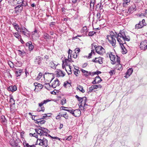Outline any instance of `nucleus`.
<instances>
[{
  "label": "nucleus",
  "instance_id": "nucleus-41",
  "mask_svg": "<svg viewBox=\"0 0 147 147\" xmlns=\"http://www.w3.org/2000/svg\"><path fill=\"white\" fill-rule=\"evenodd\" d=\"M34 85L36 87H40L41 88L42 87V84L37 82H35L34 84Z\"/></svg>",
  "mask_w": 147,
  "mask_h": 147
},
{
  "label": "nucleus",
  "instance_id": "nucleus-31",
  "mask_svg": "<svg viewBox=\"0 0 147 147\" xmlns=\"http://www.w3.org/2000/svg\"><path fill=\"white\" fill-rule=\"evenodd\" d=\"M1 121L3 125H5L7 123L6 120L4 116L2 115L1 117Z\"/></svg>",
  "mask_w": 147,
  "mask_h": 147
},
{
  "label": "nucleus",
  "instance_id": "nucleus-19",
  "mask_svg": "<svg viewBox=\"0 0 147 147\" xmlns=\"http://www.w3.org/2000/svg\"><path fill=\"white\" fill-rule=\"evenodd\" d=\"M68 59H65L64 61H63L62 62L63 63V64H65V65H66L69 66V68L70 69H71V66H70V64L69 63H70V59H69V56H68Z\"/></svg>",
  "mask_w": 147,
  "mask_h": 147
},
{
  "label": "nucleus",
  "instance_id": "nucleus-53",
  "mask_svg": "<svg viewBox=\"0 0 147 147\" xmlns=\"http://www.w3.org/2000/svg\"><path fill=\"white\" fill-rule=\"evenodd\" d=\"M100 73H101V72L100 71H96L92 72V75L93 76L95 74L98 75Z\"/></svg>",
  "mask_w": 147,
  "mask_h": 147
},
{
  "label": "nucleus",
  "instance_id": "nucleus-32",
  "mask_svg": "<svg viewBox=\"0 0 147 147\" xmlns=\"http://www.w3.org/2000/svg\"><path fill=\"white\" fill-rule=\"evenodd\" d=\"M147 44V40H144L142 41L140 45V47L142 49H143L144 47Z\"/></svg>",
  "mask_w": 147,
  "mask_h": 147
},
{
  "label": "nucleus",
  "instance_id": "nucleus-52",
  "mask_svg": "<svg viewBox=\"0 0 147 147\" xmlns=\"http://www.w3.org/2000/svg\"><path fill=\"white\" fill-rule=\"evenodd\" d=\"M93 53L94 54V50H92L91 53L89 54V55L88 56V58H90L91 57L92 54Z\"/></svg>",
  "mask_w": 147,
  "mask_h": 147
},
{
  "label": "nucleus",
  "instance_id": "nucleus-57",
  "mask_svg": "<svg viewBox=\"0 0 147 147\" xmlns=\"http://www.w3.org/2000/svg\"><path fill=\"white\" fill-rule=\"evenodd\" d=\"M96 33L95 32L92 31V32H89L88 33V36H92L94 35V34H95Z\"/></svg>",
  "mask_w": 147,
  "mask_h": 147
},
{
  "label": "nucleus",
  "instance_id": "nucleus-34",
  "mask_svg": "<svg viewBox=\"0 0 147 147\" xmlns=\"http://www.w3.org/2000/svg\"><path fill=\"white\" fill-rule=\"evenodd\" d=\"M117 63H118V64L116 65V69L117 70H121L123 68L122 65L120 64L119 62H117Z\"/></svg>",
  "mask_w": 147,
  "mask_h": 147
},
{
  "label": "nucleus",
  "instance_id": "nucleus-21",
  "mask_svg": "<svg viewBox=\"0 0 147 147\" xmlns=\"http://www.w3.org/2000/svg\"><path fill=\"white\" fill-rule=\"evenodd\" d=\"M84 106L82 105V103H81V102H80L78 104V105L79 106V108L81 110H83V112L85 111L86 110V109L87 108V107H86V105H87L86 104V103H84Z\"/></svg>",
  "mask_w": 147,
  "mask_h": 147
},
{
  "label": "nucleus",
  "instance_id": "nucleus-18",
  "mask_svg": "<svg viewBox=\"0 0 147 147\" xmlns=\"http://www.w3.org/2000/svg\"><path fill=\"white\" fill-rule=\"evenodd\" d=\"M81 71L82 73H83V76L86 77H87L89 75L92 76V73L90 71H88L82 69H81Z\"/></svg>",
  "mask_w": 147,
  "mask_h": 147
},
{
  "label": "nucleus",
  "instance_id": "nucleus-61",
  "mask_svg": "<svg viewBox=\"0 0 147 147\" xmlns=\"http://www.w3.org/2000/svg\"><path fill=\"white\" fill-rule=\"evenodd\" d=\"M78 54L76 52H75L74 54H73V57L74 58H76L77 57Z\"/></svg>",
  "mask_w": 147,
  "mask_h": 147
},
{
  "label": "nucleus",
  "instance_id": "nucleus-60",
  "mask_svg": "<svg viewBox=\"0 0 147 147\" xmlns=\"http://www.w3.org/2000/svg\"><path fill=\"white\" fill-rule=\"evenodd\" d=\"M72 137L70 135L68 136L66 138H65V139L66 140H67L68 141L70 140L72 138Z\"/></svg>",
  "mask_w": 147,
  "mask_h": 147
},
{
  "label": "nucleus",
  "instance_id": "nucleus-11",
  "mask_svg": "<svg viewBox=\"0 0 147 147\" xmlns=\"http://www.w3.org/2000/svg\"><path fill=\"white\" fill-rule=\"evenodd\" d=\"M42 58L40 57H36L34 60V62L35 64L40 65L42 61Z\"/></svg>",
  "mask_w": 147,
  "mask_h": 147
},
{
  "label": "nucleus",
  "instance_id": "nucleus-4",
  "mask_svg": "<svg viewBox=\"0 0 147 147\" xmlns=\"http://www.w3.org/2000/svg\"><path fill=\"white\" fill-rule=\"evenodd\" d=\"M47 142L48 140L47 139L44 137H41L40 139H37V144H35V145L39 144L44 147V146L46 145Z\"/></svg>",
  "mask_w": 147,
  "mask_h": 147
},
{
  "label": "nucleus",
  "instance_id": "nucleus-20",
  "mask_svg": "<svg viewBox=\"0 0 147 147\" xmlns=\"http://www.w3.org/2000/svg\"><path fill=\"white\" fill-rule=\"evenodd\" d=\"M46 121L43 120V119H38L35 120V123H37L39 125H40L41 124H44L46 122Z\"/></svg>",
  "mask_w": 147,
  "mask_h": 147
},
{
  "label": "nucleus",
  "instance_id": "nucleus-36",
  "mask_svg": "<svg viewBox=\"0 0 147 147\" xmlns=\"http://www.w3.org/2000/svg\"><path fill=\"white\" fill-rule=\"evenodd\" d=\"M13 34L16 38L19 39L21 37V35L19 34L18 32H13Z\"/></svg>",
  "mask_w": 147,
  "mask_h": 147
},
{
  "label": "nucleus",
  "instance_id": "nucleus-54",
  "mask_svg": "<svg viewBox=\"0 0 147 147\" xmlns=\"http://www.w3.org/2000/svg\"><path fill=\"white\" fill-rule=\"evenodd\" d=\"M17 3L18 4H24V0H17Z\"/></svg>",
  "mask_w": 147,
  "mask_h": 147
},
{
  "label": "nucleus",
  "instance_id": "nucleus-9",
  "mask_svg": "<svg viewBox=\"0 0 147 147\" xmlns=\"http://www.w3.org/2000/svg\"><path fill=\"white\" fill-rule=\"evenodd\" d=\"M10 100L9 102L10 103V109L11 110L14 111L15 108L13 106L15 104V100L13 98V96L11 95H9Z\"/></svg>",
  "mask_w": 147,
  "mask_h": 147
},
{
  "label": "nucleus",
  "instance_id": "nucleus-12",
  "mask_svg": "<svg viewBox=\"0 0 147 147\" xmlns=\"http://www.w3.org/2000/svg\"><path fill=\"white\" fill-rule=\"evenodd\" d=\"M103 58L100 57L98 58L96 57L94 59L92 60V61L96 63H99L100 64H102L103 63Z\"/></svg>",
  "mask_w": 147,
  "mask_h": 147
},
{
  "label": "nucleus",
  "instance_id": "nucleus-43",
  "mask_svg": "<svg viewBox=\"0 0 147 147\" xmlns=\"http://www.w3.org/2000/svg\"><path fill=\"white\" fill-rule=\"evenodd\" d=\"M65 111H67L69 112L71 114L73 115L74 113V110L72 109L71 108V109H69L65 110Z\"/></svg>",
  "mask_w": 147,
  "mask_h": 147
},
{
  "label": "nucleus",
  "instance_id": "nucleus-50",
  "mask_svg": "<svg viewBox=\"0 0 147 147\" xmlns=\"http://www.w3.org/2000/svg\"><path fill=\"white\" fill-rule=\"evenodd\" d=\"M8 64L11 67H13L14 66L13 63L11 61H8Z\"/></svg>",
  "mask_w": 147,
  "mask_h": 147
},
{
  "label": "nucleus",
  "instance_id": "nucleus-64",
  "mask_svg": "<svg viewBox=\"0 0 147 147\" xmlns=\"http://www.w3.org/2000/svg\"><path fill=\"white\" fill-rule=\"evenodd\" d=\"M80 1V0H72V2L73 3H76Z\"/></svg>",
  "mask_w": 147,
  "mask_h": 147
},
{
  "label": "nucleus",
  "instance_id": "nucleus-14",
  "mask_svg": "<svg viewBox=\"0 0 147 147\" xmlns=\"http://www.w3.org/2000/svg\"><path fill=\"white\" fill-rule=\"evenodd\" d=\"M75 97L76 98L78 99V100L79 101H80L82 100L80 102H81V103H86L87 102V99L86 97L84 96L82 98L80 97H79L77 95H76L75 96Z\"/></svg>",
  "mask_w": 147,
  "mask_h": 147
},
{
  "label": "nucleus",
  "instance_id": "nucleus-48",
  "mask_svg": "<svg viewBox=\"0 0 147 147\" xmlns=\"http://www.w3.org/2000/svg\"><path fill=\"white\" fill-rule=\"evenodd\" d=\"M42 75V73L41 72H40L38 76H37L36 79L38 80H40Z\"/></svg>",
  "mask_w": 147,
  "mask_h": 147
},
{
  "label": "nucleus",
  "instance_id": "nucleus-49",
  "mask_svg": "<svg viewBox=\"0 0 147 147\" xmlns=\"http://www.w3.org/2000/svg\"><path fill=\"white\" fill-rule=\"evenodd\" d=\"M87 27L86 26L83 27L81 30V32H84L86 31V30H87Z\"/></svg>",
  "mask_w": 147,
  "mask_h": 147
},
{
  "label": "nucleus",
  "instance_id": "nucleus-13",
  "mask_svg": "<svg viewBox=\"0 0 147 147\" xmlns=\"http://www.w3.org/2000/svg\"><path fill=\"white\" fill-rule=\"evenodd\" d=\"M102 81V79L99 76H97L95 77L94 80L92 82V83L93 84H98L100 83Z\"/></svg>",
  "mask_w": 147,
  "mask_h": 147
},
{
  "label": "nucleus",
  "instance_id": "nucleus-38",
  "mask_svg": "<svg viewBox=\"0 0 147 147\" xmlns=\"http://www.w3.org/2000/svg\"><path fill=\"white\" fill-rule=\"evenodd\" d=\"M95 3H96L95 0H91L90 2V8H92L93 9H94V5Z\"/></svg>",
  "mask_w": 147,
  "mask_h": 147
},
{
  "label": "nucleus",
  "instance_id": "nucleus-15",
  "mask_svg": "<svg viewBox=\"0 0 147 147\" xmlns=\"http://www.w3.org/2000/svg\"><path fill=\"white\" fill-rule=\"evenodd\" d=\"M60 84L59 81L57 79H56L52 83L51 86L53 88H55L56 86H59Z\"/></svg>",
  "mask_w": 147,
  "mask_h": 147
},
{
  "label": "nucleus",
  "instance_id": "nucleus-55",
  "mask_svg": "<svg viewBox=\"0 0 147 147\" xmlns=\"http://www.w3.org/2000/svg\"><path fill=\"white\" fill-rule=\"evenodd\" d=\"M50 101V100L49 99H47L46 100H45L41 102L44 105V104H46L48 102Z\"/></svg>",
  "mask_w": 147,
  "mask_h": 147
},
{
  "label": "nucleus",
  "instance_id": "nucleus-45",
  "mask_svg": "<svg viewBox=\"0 0 147 147\" xmlns=\"http://www.w3.org/2000/svg\"><path fill=\"white\" fill-rule=\"evenodd\" d=\"M96 16L97 19L99 21L101 19L100 13L99 12H98L96 14Z\"/></svg>",
  "mask_w": 147,
  "mask_h": 147
},
{
  "label": "nucleus",
  "instance_id": "nucleus-5",
  "mask_svg": "<svg viewBox=\"0 0 147 147\" xmlns=\"http://www.w3.org/2000/svg\"><path fill=\"white\" fill-rule=\"evenodd\" d=\"M112 34L113 32H111L110 33V35H107V38L112 46L115 47L116 41L115 39L113 38Z\"/></svg>",
  "mask_w": 147,
  "mask_h": 147
},
{
  "label": "nucleus",
  "instance_id": "nucleus-1",
  "mask_svg": "<svg viewBox=\"0 0 147 147\" xmlns=\"http://www.w3.org/2000/svg\"><path fill=\"white\" fill-rule=\"evenodd\" d=\"M117 38L121 47H122L124 44L125 43V40L129 41L130 40V37L129 36H126L125 32L123 30L120 31L117 34Z\"/></svg>",
  "mask_w": 147,
  "mask_h": 147
},
{
  "label": "nucleus",
  "instance_id": "nucleus-6",
  "mask_svg": "<svg viewBox=\"0 0 147 147\" xmlns=\"http://www.w3.org/2000/svg\"><path fill=\"white\" fill-rule=\"evenodd\" d=\"M96 52L100 55H102L105 52V50L101 46L96 45L94 46Z\"/></svg>",
  "mask_w": 147,
  "mask_h": 147
},
{
  "label": "nucleus",
  "instance_id": "nucleus-3",
  "mask_svg": "<svg viewBox=\"0 0 147 147\" xmlns=\"http://www.w3.org/2000/svg\"><path fill=\"white\" fill-rule=\"evenodd\" d=\"M109 56L112 64H115L116 62H120V58L117 55L115 56L111 52L109 54Z\"/></svg>",
  "mask_w": 147,
  "mask_h": 147
},
{
  "label": "nucleus",
  "instance_id": "nucleus-37",
  "mask_svg": "<svg viewBox=\"0 0 147 147\" xmlns=\"http://www.w3.org/2000/svg\"><path fill=\"white\" fill-rule=\"evenodd\" d=\"M18 51L19 55L21 57H23L25 55L26 53L24 51L18 50Z\"/></svg>",
  "mask_w": 147,
  "mask_h": 147
},
{
  "label": "nucleus",
  "instance_id": "nucleus-35",
  "mask_svg": "<svg viewBox=\"0 0 147 147\" xmlns=\"http://www.w3.org/2000/svg\"><path fill=\"white\" fill-rule=\"evenodd\" d=\"M76 89L77 90H79L83 93H84L85 92V90L83 89V86L80 85H79L78 86Z\"/></svg>",
  "mask_w": 147,
  "mask_h": 147
},
{
  "label": "nucleus",
  "instance_id": "nucleus-46",
  "mask_svg": "<svg viewBox=\"0 0 147 147\" xmlns=\"http://www.w3.org/2000/svg\"><path fill=\"white\" fill-rule=\"evenodd\" d=\"M43 116L42 117V119H48V116H47V114H43Z\"/></svg>",
  "mask_w": 147,
  "mask_h": 147
},
{
  "label": "nucleus",
  "instance_id": "nucleus-47",
  "mask_svg": "<svg viewBox=\"0 0 147 147\" xmlns=\"http://www.w3.org/2000/svg\"><path fill=\"white\" fill-rule=\"evenodd\" d=\"M50 66L52 68H54L55 67V64L53 61H51L50 62Z\"/></svg>",
  "mask_w": 147,
  "mask_h": 147
},
{
  "label": "nucleus",
  "instance_id": "nucleus-24",
  "mask_svg": "<svg viewBox=\"0 0 147 147\" xmlns=\"http://www.w3.org/2000/svg\"><path fill=\"white\" fill-rule=\"evenodd\" d=\"M22 71V69H16L15 72L16 76L18 77L20 76Z\"/></svg>",
  "mask_w": 147,
  "mask_h": 147
},
{
  "label": "nucleus",
  "instance_id": "nucleus-39",
  "mask_svg": "<svg viewBox=\"0 0 147 147\" xmlns=\"http://www.w3.org/2000/svg\"><path fill=\"white\" fill-rule=\"evenodd\" d=\"M19 4V5L15 7V9H17V8H19L20 9V11H21L22 9V6H25V4H22V3Z\"/></svg>",
  "mask_w": 147,
  "mask_h": 147
},
{
  "label": "nucleus",
  "instance_id": "nucleus-22",
  "mask_svg": "<svg viewBox=\"0 0 147 147\" xmlns=\"http://www.w3.org/2000/svg\"><path fill=\"white\" fill-rule=\"evenodd\" d=\"M43 104L41 102L38 103V106L39 108H38L37 111L38 112H40L41 111H45V108L43 106Z\"/></svg>",
  "mask_w": 147,
  "mask_h": 147
},
{
  "label": "nucleus",
  "instance_id": "nucleus-44",
  "mask_svg": "<svg viewBox=\"0 0 147 147\" xmlns=\"http://www.w3.org/2000/svg\"><path fill=\"white\" fill-rule=\"evenodd\" d=\"M122 50V53L123 54H126L127 53V50L125 48L124 46L123 45V46L122 47H121Z\"/></svg>",
  "mask_w": 147,
  "mask_h": 147
},
{
  "label": "nucleus",
  "instance_id": "nucleus-29",
  "mask_svg": "<svg viewBox=\"0 0 147 147\" xmlns=\"http://www.w3.org/2000/svg\"><path fill=\"white\" fill-rule=\"evenodd\" d=\"M56 74L58 77L61 76L63 77L65 76V74L63 73V72L59 69L57 70Z\"/></svg>",
  "mask_w": 147,
  "mask_h": 147
},
{
  "label": "nucleus",
  "instance_id": "nucleus-26",
  "mask_svg": "<svg viewBox=\"0 0 147 147\" xmlns=\"http://www.w3.org/2000/svg\"><path fill=\"white\" fill-rule=\"evenodd\" d=\"M17 87L15 85L13 86H10L8 88L7 90L11 92H14L17 90Z\"/></svg>",
  "mask_w": 147,
  "mask_h": 147
},
{
  "label": "nucleus",
  "instance_id": "nucleus-40",
  "mask_svg": "<svg viewBox=\"0 0 147 147\" xmlns=\"http://www.w3.org/2000/svg\"><path fill=\"white\" fill-rule=\"evenodd\" d=\"M63 86L66 88H67V87H70L71 86V85L70 83L67 81H66L64 82Z\"/></svg>",
  "mask_w": 147,
  "mask_h": 147
},
{
  "label": "nucleus",
  "instance_id": "nucleus-62",
  "mask_svg": "<svg viewBox=\"0 0 147 147\" xmlns=\"http://www.w3.org/2000/svg\"><path fill=\"white\" fill-rule=\"evenodd\" d=\"M103 6L102 5H101V3L100 4V5L99 6L100 10L101 12H103L104 11L103 9Z\"/></svg>",
  "mask_w": 147,
  "mask_h": 147
},
{
  "label": "nucleus",
  "instance_id": "nucleus-42",
  "mask_svg": "<svg viewBox=\"0 0 147 147\" xmlns=\"http://www.w3.org/2000/svg\"><path fill=\"white\" fill-rule=\"evenodd\" d=\"M123 1L124 2L123 3V7H125L128 5V3L129 2V1H128L127 0H123Z\"/></svg>",
  "mask_w": 147,
  "mask_h": 147
},
{
  "label": "nucleus",
  "instance_id": "nucleus-30",
  "mask_svg": "<svg viewBox=\"0 0 147 147\" xmlns=\"http://www.w3.org/2000/svg\"><path fill=\"white\" fill-rule=\"evenodd\" d=\"M98 88V86L97 85H92L91 87L89 88V92H91L93 90L95 89H96Z\"/></svg>",
  "mask_w": 147,
  "mask_h": 147
},
{
  "label": "nucleus",
  "instance_id": "nucleus-16",
  "mask_svg": "<svg viewBox=\"0 0 147 147\" xmlns=\"http://www.w3.org/2000/svg\"><path fill=\"white\" fill-rule=\"evenodd\" d=\"M81 114L80 110L79 109L74 110L73 115L75 117H79Z\"/></svg>",
  "mask_w": 147,
  "mask_h": 147
},
{
  "label": "nucleus",
  "instance_id": "nucleus-33",
  "mask_svg": "<svg viewBox=\"0 0 147 147\" xmlns=\"http://www.w3.org/2000/svg\"><path fill=\"white\" fill-rule=\"evenodd\" d=\"M43 37L46 40L49 39L51 36L49 35L46 32H43Z\"/></svg>",
  "mask_w": 147,
  "mask_h": 147
},
{
  "label": "nucleus",
  "instance_id": "nucleus-2",
  "mask_svg": "<svg viewBox=\"0 0 147 147\" xmlns=\"http://www.w3.org/2000/svg\"><path fill=\"white\" fill-rule=\"evenodd\" d=\"M35 130L36 133L40 136H48L51 138H53V137L49 134H48L49 130L47 128L40 127L39 128L35 129Z\"/></svg>",
  "mask_w": 147,
  "mask_h": 147
},
{
  "label": "nucleus",
  "instance_id": "nucleus-10",
  "mask_svg": "<svg viewBox=\"0 0 147 147\" xmlns=\"http://www.w3.org/2000/svg\"><path fill=\"white\" fill-rule=\"evenodd\" d=\"M145 20L144 19H143L142 21V24L141 25V21H140L139 23L136 24L135 26V28L140 29L142 28L144 26H146V24L145 22Z\"/></svg>",
  "mask_w": 147,
  "mask_h": 147
},
{
  "label": "nucleus",
  "instance_id": "nucleus-28",
  "mask_svg": "<svg viewBox=\"0 0 147 147\" xmlns=\"http://www.w3.org/2000/svg\"><path fill=\"white\" fill-rule=\"evenodd\" d=\"M38 32L37 30H35L34 31H33L32 33V37L33 38H36L37 37H38Z\"/></svg>",
  "mask_w": 147,
  "mask_h": 147
},
{
  "label": "nucleus",
  "instance_id": "nucleus-56",
  "mask_svg": "<svg viewBox=\"0 0 147 147\" xmlns=\"http://www.w3.org/2000/svg\"><path fill=\"white\" fill-rule=\"evenodd\" d=\"M109 73L111 76H112L115 73V72L114 70H111L109 72Z\"/></svg>",
  "mask_w": 147,
  "mask_h": 147
},
{
  "label": "nucleus",
  "instance_id": "nucleus-8",
  "mask_svg": "<svg viewBox=\"0 0 147 147\" xmlns=\"http://www.w3.org/2000/svg\"><path fill=\"white\" fill-rule=\"evenodd\" d=\"M20 32H22L24 35L27 37H29L30 36V34L29 31L24 27L21 28Z\"/></svg>",
  "mask_w": 147,
  "mask_h": 147
},
{
  "label": "nucleus",
  "instance_id": "nucleus-27",
  "mask_svg": "<svg viewBox=\"0 0 147 147\" xmlns=\"http://www.w3.org/2000/svg\"><path fill=\"white\" fill-rule=\"evenodd\" d=\"M133 70L132 68H129L127 70V73H126V74L125 77L126 78H128L129 76H130L132 74L133 72Z\"/></svg>",
  "mask_w": 147,
  "mask_h": 147
},
{
  "label": "nucleus",
  "instance_id": "nucleus-25",
  "mask_svg": "<svg viewBox=\"0 0 147 147\" xmlns=\"http://www.w3.org/2000/svg\"><path fill=\"white\" fill-rule=\"evenodd\" d=\"M26 46L28 47L30 51H32L34 47V46L32 45V43L31 42H27L26 44Z\"/></svg>",
  "mask_w": 147,
  "mask_h": 147
},
{
  "label": "nucleus",
  "instance_id": "nucleus-23",
  "mask_svg": "<svg viewBox=\"0 0 147 147\" xmlns=\"http://www.w3.org/2000/svg\"><path fill=\"white\" fill-rule=\"evenodd\" d=\"M12 25L14 27V28L18 32H19V30L20 31L21 29V28L19 27V25L17 24L16 23H13Z\"/></svg>",
  "mask_w": 147,
  "mask_h": 147
},
{
  "label": "nucleus",
  "instance_id": "nucleus-63",
  "mask_svg": "<svg viewBox=\"0 0 147 147\" xmlns=\"http://www.w3.org/2000/svg\"><path fill=\"white\" fill-rule=\"evenodd\" d=\"M75 52H77V54H78V55L80 51V49L79 48H76L75 49Z\"/></svg>",
  "mask_w": 147,
  "mask_h": 147
},
{
  "label": "nucleus",
  "instance_id": "nucleus-59",
  "mask_svg": "<svg viewBox=\"0 0 147 147\" xmlns=\"http://www.w3.org/2000/svg\"><path fill=\"white\" fill-rule=\"evenodd\" d=\"M101 3H99L97 4L96 5V7L95 9L96 10H98L100 9L99 6L100 5Z\"/></svg>",
  "mask_w": 147,
  "mask_h": 147
},
{
  "label": "nucleus",
  "instance_id": "nucleus-58",
  "mask_svg": "<svg viewBox=\"0 0 147 147\" xmlns=\"http://www.w3.org/2000/svg\"><path fill=\"white\" fill-rule=\"evenodd\" d=\"M78 71H79V70L78 69H75V71H74V74L76 76H78Z\"/></svg>",
  "mask_w": 147,
  "mask_h": 147
},
{
  "label": "nucleus",
  "instance_id": "nucleus-17",
  "mask_svg": "<svg viewBox=\"0 0 147 147\" xmlns=\"http://www.w3.org/2000/svg\"><path fill=\"white\" fill-rule=\"evenodd\" d=\"M136 10V7L135 5H132L128 9L127 13L129 14H131L133 13L134 11Z\"/></svg>",
  "mask_w": 147,
  "mask_h": 147
},
{
  "label": "nucleus",
  "instance_id": "nucleus-51",
  "mask_svg": "<svg viewBox=\"0 0 147 147\" xmlns=\"http://www.w3.org/2000/svg\"><path fill=\"white\" fill-rule=\"evenodd\" d=\"M66 103V99L65 98H63L61 100V104L62 105H63Z\"/></svg>",
  "mask_w": 147,
  "mask_h": 147
},
{
  "label": "nucleus",
  "instance_id": "nucleus-7",
  "mask_svg": "<svg viewBox=\"0 0 147 147\" xmlns=\"http://www.w3.org/2000/svg\"><path fill=\"white\" fill-rule=\"evenodd\" d=\"M20 141L19 139L14 140L13 139H11L10 140V144L12 146L14 147H20V145L19 144V143Z\"/></svg>",
  "mask_w": 147,
  "mask_h": 147
}]
</instances>
